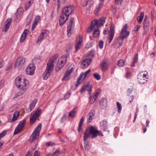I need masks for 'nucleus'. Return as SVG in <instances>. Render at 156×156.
<instances>
[{"label": "nucleus", "mask_w": 156, "mask_h": 156, "mask_svg": "<svg viewBox=\"0 0 156 156\" xmlns=\"http://www.w3.org/2000/svg\"><path fill=\"white\" fill-rule=\"evenodd\" d=\"M87 130L88 135L90 136V134H92L91 136L92 138L96 137L98 133V131L95 129V128L92 126H91L89 129H86L85 132Z\"/></svg>", "instance_id": "obj_6"}, {"label": "nucleus", "mask_w": 156, "mask_h": 156, "mask_svg": "<svg viewBox=\"0 0 156 156\" xmlns=\"http://www.w3.org/2000/svg\"><path fill=\"white\" fill-rule=\"evenodd\" d=\"M83 41L82 38L80 36L79 38H77L75 43V47L76 50L75 52H76L78 50H79L81 46V43Z\"/></svg>", "instance_id": "obj_15"}, {"label": "nucleus", "mask_w": 156, "mask_h": 156, "mask_svg": "<svg viewBox=\"0 0 156 156\" xmlns=\"http://www.w3.org/2000/svg\"><path fill=\"white\" fill-rule=\"evenodd\" d=\"M102 70L104 71L106 70L108 68V64L105 62L103 61L101 65Z\"/></svg>", "instance_id": "obj_34"}, {"label": "nucleus", "mask_w": 156, "mask_h": 156, "mask_svg": "<svg viewBox=\"0 0 156 156\" xmlns=\"http://www.w3.org/2000/svg\"><path fill=\"white\" fill-rule=\"evenodd\" d=\"M22 129L18 126L15 129L14 133V135L18 134Z\"/></svg>", "instance_id": "obj_45"}, {"label": "nucleus", "mask_w": 156, "mask_h": 156, "mask_svg": "<svg viewBox=\"0 0 156 156\" xmlns=\"http://www.w3.org/2000/svg\"><path fill=\"white\" fill-rule=\"evenodd\" d=\"M7 133V132L6 131H4L0 133V137L1 138V137H3Z\"/></svg>", "instance_id": "obj_57"}, {"label": "nucleus", "mask_w": 156, "mask_h": 156, "mask_svg": "<svg viewBox=\"0 0 156 156\" xmlns=\"http://www.w3.org/2000/svg\"><path fill=\"white\" fill-rule=\"evenodd\" d=\"M107 102L105 99H103L100 101V108L102 109L105 108L107 106Z\"/></svg>", "instance_id": "obj_26"}, {"label": "nucleus", "mask_w": 156, "mask_h": 156, "mask_svg": "<svg viewBox=\"0 0 156 156\" xmlns=\"http://www.w3.org/2000/svg\"><path fill=\"white\" fill-rule=\"evenodd\" d=\"M116 104L117 107L118 108V112L119 113H120L122 109L121 105L118 102H117Z\"/></svg>", "instance_id": "obj_46"}, {"label": "nucleus", "mask_w": 156, "mask_h": 156, "mask_svg": "<svg viewBox=\"0 0 156 156\" xmlns=\"http://www.w3.org/2000/svg\"><path fill=\"white\" fill-rule=\"evenodd\" d=\"M74 10V8L73 6H67L64 7L62 13L65 14L66 16H69V15L73 13Z\"/></svg>", "instance_id": "obj_4"}, {"label": "nucleus", "mask_w": 156, "mask_h": 156, "mask_svg": "<svg viewBox=\"0 0 156 156\" xmlns=\"http://www.w3.org/2000/svg\"><path fill=\"white\" fill-rule=\"evenodd\" d=\"M39 134L37 133L34 132L30 137L29 140L30 142L31 143L35 141L39 137Z\"/></svg>", "instance_id": "obj_22"}, {"label": "nucleus", "mask_w": 156, "mask_h": 156, "mask_svg": "<svg viewBox=\"0 0 156 156\" xmlns=\"http://www.w3.org/2000/svg\"><path fill=\"white\" fill-rule=\"evenodd\" d=\"M119 38H116L114 40V43L113 44L114 47H116L117 46H120L122 45V42L121 43L119 42Z\"/></svg>", "instance_id": "obj_35"}, {"label": "nucleus", "mask_w": 156, "mask_h": 156, "mask_svg": "<svg viewBox=\"0 0 156 156\" xmlns=\"http://www.w3.org/2000/svg\"><path fill=\"white\" fill-rule=\"evenodd\" d=\"M32 154H31V152L30 151H28L25 156H32Z\"/></svg>", "instance_id": "obj_64"}, {"label": "nucleus", "mask_w": 156, "mask_h": 156, "mask_svg": "<svg viewBox=\"0 0 156 156\" xmlns=\"http://www.w3.org/2000/svg\"><path fill=\"white\" fill-rule=\"evenodd\" d=\"M90 137L87 130L85 132L84 134L83 140L84 141V147L85 150L88 151L90 150V147L89 145V141L87 140L88 138Z\"/></svg>", "instance_id": "obj_8"}, {"label": "nucleus", "mask_w": 156, "mask_h": 156, "mask_svg": "<svg viewBox=\"0 0 156 156\" xmlns=\"http://www.w3.org/2000/svg\"><path fill=\"white\" fill-rule=\"evenodd\" d=\"M29 32V30L28 29H25L22 34L20 38V42H23L25 40L27 34Z\"/></svg>", "instance_id": "obj_24"}, {"label": "nucleus", "mask_w": 156, "mask_h": 156, "mask_svg": "<svg viewBox=\"0 0 156 156\" xmlns=\"http://www.w3.org/2000/svg\"><path fill=\"white\" fill-rule=\"evenodd\" d=\"M68 16H66L65 14L62 13L59 20L60 26H62L68 20Z\"/></svg>", "instance_id": "obj_18"}, {"label": "nucleus", "mask_w": 156, "mask_h": 156, "mask_svg": "<svg viewBox=\"0 0 156 156\" xmlns=\"http://www.w3.org/2000/svg\"><path fill=\"white\" fill-rule=\"evenodd\" d=\"M58 57V54H56L54 55L52 58H51L49 60L47 64V65L54 68V63Z\"/></svg>", "instance_id": "obj_16"}, {"label": "nucleus", "mask_w": 156, "mask_h": 156, "mask_svg": "<svg viewBox=\"0 0 156 156\" xmlns=\"http://www.w3.org/2000/svg\"><path fill=\"white\" fill-rule=\"evenodd\" d=\"M94 50L91 51L89 53V55L92 56V57H93L94 55Z\"/></svg>", "instance_id": "obj_61"}, {"label": "nucleus", "mask_w": 156, "mask_h": 156, "mask_svg": "<svg viewBox=\"0 0 156 156\" xmlns=\"http://www.w3.org/2000/svg\"><path fill=\"white\" fill-rule=\"evenodd\" d=\"M105 22V19L104 17H101L99 20H96V22L99 27L103 25Z\"/></svg>", "instance_id": "obj_27"}, {"label": "nucleus", "mask_w": 156, "mask_h": 156, "mask_svg": "<svg viewBox=\"0 0 156 156\" xmlns=\"http://www.w3.org/2000/svg\"><path fill=\"white\" fill-rule=\"evenodd\" d=\"M33 61L35 64H38L41 62V59L38 58H35L34 59Z\"/></svg>", "instance_id": "obj_47"}, {"label": "nucleus", "mask_w": 156, "mask_h": 156, "mask_svg": "<svg viewBox=\"0 0 156 156\" xmlns=\"http://www.w3.org/2000/svg\"><path fill=\"white\" fill-rule=\"evenodd\" d=\"M133 87L132 86H131L130 87V88H129L127 90V95L128 96H129L131 93L133 91Z\"/></svg>", "instance_id": "obj_50"}, {"label": "nucleus", "mask_w": 156, "mask_h": 156, "mask_svg": "<svg viewBox=\"0 0 156 156\" xmlns=\"http://www.w3.org/2000/svg\"><path fill=\"white\" fill-rule=\"evenodd\" d=\"M125 65V61L122 59L119 60L117 63V65L119 67H122Z\"/></svg>", "instance_id": "obj_37"}, {"label": "nucleus", "mask_w": 156, "mask_h": 156, "mask_svg": "<svg viewBox=\"0 0 156 156\" xmlns=\"http://www.w3.org/2000/svg\"><path fill=\"white\" fill-rule=\"evenodd\" d=\"M35 66L34 64H30L27 68L26 73L29 75H33L34 73Z\"/></svg>", "instance_id": "obj_10"}, {"label": "nucleus", "mask_w": 156, "mask_h": 156, "mask_svg": "<svg viewBox=\"0 0 156 156\" xmlns=\"http://www.w3.org/2000/svg\"><path fill=\"white\" fill-rule=\"evenodd\" d=\"M53 68L51 67V66H49L47 65L46 69L44 74L43 79L44 80H47L50 76L51 73L52 71Z\"/></svg>", "instance_id": "obj_11"}, {"label": "nucleus", "mask_w": 156, "mask_h": 156, "mask_svg": "<svg viewBox=\"0 0 156 156\" xmlns=\"http://www.w3.org/2000/svg\"><path fill=\"white\" fill-rule=\"evenodd\" d=\"M49 33L48 31L47 30L44 29L42 30L40 35L38 37L37 40L36 42L37 43L40 41L44 39L46 37Z\"/></svg>", "instance_id": "obj_12"}, {"label": "nucleus", "mask_w": 156, "mask_h": 156, "mask_svg": "<svg viewBox=\"0 0 156 156\" xmlns=\"http://www.w3.org/2000/svg\"><path fill=\"white\" fill-rule=\"evenodd\" d=\"M40 19V17L39 16H37L35 18V20L34 21V22L36 23L38 22V21Z\"/></svg>", "instance_id": "obj_59"}, {"label": "nucleus", "mask_w": 156, "mask_h": 156, "mask_svg": "<svg viewBox=\"0 0 156 156\" xmlns=\"http://www.w3.org/2000/svg\"><path fill=\"white\" fill-rule=\"evenodd\" d=\"M138 54H136L134 58L133 62L132 64V66H135V64L136 63H137L138 61Z\"/></svg>", "instance_id": "obj_43"}, {"label": "nucleus", "mask_w": 156, "mask_h": 156, "mask_svg": "<svg viewBox=\"0 0 156 156\" xmlns=\"http://www.w3.org/2000/svg\"><path fill=\"white\" fill-rule=\"evenodd\" d=\"M99 27V26L96 22V20H94L91 22L90 26L87 29V32L88 33H90L93 30H98V28Z\"/></svg>", "instance_id": "obj_7"}, {"label": "nucleus", "mask_w": 156, "mask_h": 156, "mask_svg": "<svg viewBox=\"0 0 156 156\" xmlns=\"http://www.w3.org/2000/svg\"><path fill=\"white\" fill-rule=\"evenodd\" d=\"M41 111V109L39 108L35 112L33 115L30 118V120L32 122H35V121L39 116Z\"/></svg>", "instance_id": "obj_19"}, {"label": "nucleus", "mask_w": 156, "mask_h": 156, "mask_svg": "<svg viewBox=\"0 0 156 156\" xmlns=\"http://www.w3.org/2000/svg\"><path fill=\"white\" fill-rule=\"evenodd\" d=\"M147 75L143 72H140L138 75V80L140 83L143 84L147 81Z\"/></svg>", "instance_id": "obj_3"}, {"label": "nucleus", "mask_w": 156, "mask_h": 156, "mask_svg": "<svg viewBox=\"0 0 156 156\" xmlns=\"http://www.w3.org/2000/svg\"><path fill=\"white\" fill-rule=\"evenodd\" d=\"M140 27L138 25H137L134 27L132 31L133 33L134 34V32L137 31L140 28Z\"/></svg>", "instance_id": "obj_53"}, {"label": "nucleus", "mask_w": 156, "mask_h": 156, "mask_svg": "<svg viewBox=\"0 0 156 156\" xmlns=\"http://www.w3.org/2000/svg\"><path fill=\"white\" fill-rule=\"evenodd\" d=\"M63 66H61L59 64V61H58L57 66L55 68V70L56 71H58L60 70Z\"/></svg>", "instance_id": "obj_42"}, {"label": "nucleus", "mask_w": 156, "mask_h": 156, "mask_svg": "<svg viewBox=\"0 0 156 156\" xmlns=\"http://www.w3.org/2000/svg\"><path fill=\"white\" fill-rule=\"evenodd\" d=\"M12 66V65L11 64H9L5 68V70L7 71L11 69Z\"/></svg>", "instance_id": "obj_58"}, {"label": "nucleus", "mask_w": 156, "mask_h": 156, "mask_svg": "<svg viewBox=\"0 0 156 156\" xmlns=\"http://www.w3.org/2000/svg\"><path fill=\"white\" fill-rule=\"evenodd\" d=\"M40 155V152L37 150L36 151L34 154L33 156H39Z\"/></svg>", "instance_id": "obj_60"}, {"label": "nucleus", "mask_w": 156, "mask_h": 156, "mask_svg": "<svg viewBox=\"0 0 156 156\" xmlns=\"http://www.w3.org/2000/svg\"><path fill=\"white\" fill-rule=\"evenodd\" d=\"M91 1V0H85L83 6H86L87 5L90 3Z\"/></svg>", "instance_id": "obj_55"}, {"label": "nucleus", "mask_w": 156, "mask_h": 156, "mask_svg": "<svg viewBox=\"0 0 156 156\" xmlns=\"http://www.w3.org/2000/svg\"><path fill=\"white\" fill-rule=\"evenodd\" d=\"M84 74L83 73H82L79 76V77L78 78L77 80V83L76 84V87H78L79 86V85H80L81 83L80 82V80L81 79L82 77L84 76Z\"/></svg>", "instance_id": "obj_36"}, {"label": "nucleus", "mask_w": 156, "mask_h": 156, "mask_svg": "<svg viewBox=\"0 0 156 156\" xmlns=\"http://www.w3.org/2000/svg\"><path fill=\"white\" fill-rule=\"evenodd\" d=\"M19 112L17 111H16L13 114L12 119H9V122H12L17 120L19 115Z\"/></svg>", "instance_id": "obj_25"}, {"label": "nucleus", "mask_w": 156, "mask_h": 156, "mask_svg": "<svg viewBox=\"0 0 156 156\" xmlns=\"http://www.w3.org/2000/svg\"><path fill=\"white\" fill-rule=\"evenodd\" d=\"M84 121V118L82 117L80 119V121L79 123L78 129V131L79 132H80L81 129H82V126L83 124V122Z\"/></svg>", "instance_id": "obj_32"}, {"label": "nucleus", "mask_w": 156, "mask_h": 156, "mask_svg": "<svg viewBox=\"0 0 156 156\" xmlns=\"http://www.w3.org/2000/svg\"><path fill=\"white\" fill-rule=\"evenodd\" d=\"M99 32L98 30H94L93 34V37H96L99 36Z\"/></svg>", "instance_id": "obj_41"}, {"label": "nucleus", "mask_w": 156, "mask_h": 156, "mask_svg": "<svg viewBox=\"0 0 156 156\" xmlns=\"http://www.w3.org/2000/svg\"><path fill=\"white\" fill-rule=\"evenodd\" d=\"M115 26L112 24H111L109 32V34L108 35V42L110 43L113 39L115 33Z\"/></svg>", "instance_id": "obj_14"}, {"label": "nucleus", "mask_w": 156, "mask_h": 156, "mask_svg": "<svg viewBox=\"0 0 156 156\" xmlns=\"http://www.w3.org/2000/svg\"><path fill=\"white\" fill-rule=\"evenodd\" d=\"M86 89L88 91L89 94L90 95L92 92V86L90 85L89 82H87L86 84L83 86L80 90V92L83 93Z\"/></svg>", "instance_id": "obj_13"}, {"label": "nucleus", "mask_w": 156, "mask_h": 156, "mask_svg": "<svg viewBox=\"0 0 156 156\" xmlns=\"http://www.w3.org/2000/svg\"><path fill=\"white\" fill-rule=\"evenodd\" d=\"M42 125L39 124L38 126L35 128L34 132L40 134V131L41 129Z\"/></svg>", "instance_id": "obj_38"}, {"label": "nucleus", "mask_w": 156, "mask_h": 156, "mask_svg": "<svg viewBox=\"0 0 156 156\" xmlns=\"http://www.w3.org/2000/svg\"><path fill=\"white\" fill-rule=\"evenodd\" d=\"M28 81L23 78L22 76H19L15 79V83L16 87L21 90L25 92L27 89Z\"/></svg>", "instance_id": "obj_1"}, {"label": "nucleus", "mask_w": 156, "mask_h": 156, "mask_svg": "<svg viewBox=\"0 0 156 156\" xmlns=\"http://www.w3.org/2000/svg\"><path fill=\"white\" fill-rule=\"evenodd\" d=\"M26 121V120L25 119H24L21 121L19 124L18 126L21 128V129H22V128L24 127V124L25 123Z\"/></svg>", "instance_id": "obj_40"}, {"label": "nucleus", "mask_w": 156, "mask_h": 156, "mask_svg": "<svg viewBox=\"0 0 156 156\" xmlns=\"http://www.w3.org/2000/svg\"><path fill=\"white\" fill-rule=\"evenodd\" d=\"M101 126L104 131H105L107 129V121L103 120L100 123Z\"/></svg>", "instance_id": "obj_31"}, {"label": "nucleus", "mask_w": 156, "mask_h": 156, "mask_svg": "<svg viewBox=\"0 0 156 156\" xmlns=\"http://www.w3.org/2000/svg\"><path fill=\"white\" fill-rule=\"evenodd\" d=\"M66 117L67 115L66 114H64L63 115L61 119V122L62 123H63L66 119Z\"/></svg>", "instance_id": "obj_51"}, {"label": "nucleus", "mask_w": 156, "mask_h": 156, "mask_svg": "<svg viewBox=\"0 0 156 156\" xmlns=\"http://www.w3.org/2000/svg\"><path fill=\"white\" fill-rule=\"evenodd\" d=\"M77 111V108H74L69 113V116L72 118H73L75 116Z\"/></svg>", "instance_id": "obj_28"}, {"label": "nucleus", "mask_w": 156, "mask_h": 156, "mask_svg": "<svg viewBox=\"0 0 156 156\" xmlns=\"http://www.w3.org/2000/svg\"><path fill=\"white\" fill-rule=\"evenodd\" d=\"M32 17L30 16H29L26 19V22L27 25H29L31 22Z\"/></svg>", "instance_id": "obj_44"}, {"label": "nucleus", "mask_w": 156, "mask_h": 156, "mask_svg": "<svg viewBox=\"0 0 156 156\" xmlns=\"http://www.w3.org/2000/svg\"><path fill=\"white\" fill-rule=\"evenodd\" d=\"M24 91H22L20 90L17 94L16 95H15V97L14 98H16L17 97L20 96L22 94H23L24 93Z\"/></svg>", "instance_id": "obj_49"}, {"label": "nucleus", "mask_w": 156, "mask_h": 156, "mask_svg": "<svg viewBox=\"0 0 156 156\" xmlns=\"http://www.w3.org/2000/svg\"><path fill=\"white\" fill-rule=\"evenodd\" d=\"M144 12H140V15L137 17V20L139 23H141L144 18Z\"/></svg>", "instance_id": "obj_33"}, {"label": "nucleus", "mask_w": 156, "mask_h": 156, "mask_svg": "<svg viewBox=\"0 0 156 156\" xmlns=\"http://www.w3.org/2000/svg\"><path fill=\"white\" fill-rule=\"evenodd\" d=\"M91 71L90 69H89L88 70H87V71H85L84 72V73H83L84 75V78L83 79V80H84L85 77L87 76V74L89 73Z\"/></svg>", "instance_id": "obj_54"}, {"label": "nucleus", "mask_w": 156, "mask_h": 156, "mask_svg": "<svg viewBox=\"0 0 156 156\" xmlns=\"http://www.w3.org/2000/svg\"><path fill=\"white\" fill-rule=\"evenodd\" d=\"M95 114V112L94 110H92L90 111L87 116V119L88 122H90L94 119V116Z\"/></svg>", "instance_id": "obj_20"}, {"label": "nucleus", "mask_w": 156, "mask_h": 156, "mask_svg": "<svg viewBox=\"0 0 156 156\" xmlns=\"http://www.w3.org/2000/svg\"><path fill=\"white\" fill-rule=\"evenodd\" d=\"M37 101H33L32 102L30 103L29 109H30V111H31L34 108L35 105Z\"/></svg>", "instance_id": "obj_39"}, {"label": "nucleus", "mask_w": 156, "mask_h": 156, "mask_svg": "<svg viewBox=\"0 0 156 156\" xmlns=\"http://www.w3.org/2000/svg\"><path fill=\"white\" fill-rule=\"evenodd\" d=\"M70 93H67L65 95L64 98L65 99H68L70 96Z\"/></svg>", "instance_id": "obj_62"}, {"label": "nucleus", "mask_w": 156, "mask_h": 156, "mask_svg": "<svg viewBox=\"0 0 156 156\" xmlns=\"http://www.w3.org/2000/svg\"><path fill=\"white\" fill-rule=\"evenodd\" d=\"M128 28L127 24H125L122 27L121 32L120 35L119 37V39L121 40L122 41L125 38H126L129 34V32L127 30Z\"/></svg>", "instance_id": "obj_2"}, {"label": "nucleus", "mask_w": 156, "mask_h": 156, "mask_svg": "<svg viewBox=\"0 0 156 156\" xmlns=\"http://www.w3.org/2000/svg\"><path fill=\"white\" fill-rule=\"evenodd\" d=\"M91 58L86 59L83 60L81 63V66L83 68H85L87 67L91 63Z\"/></svg>", "instance_id": "obj_23"}, {"label": "nucleus", "mask_w": 156, "mask_h": 156, "mask_svg": "<svg viewBox=\"0 0 156 156\" xmlns=\"http://www.w3.org/2000/svg\"><path fill=\"white\" fill-rule=\"evenodd\" d=\"M144 29V31H147L149 29V22L147 20V17L146 16H145L143 23Z\"/></svg>", "instance_id": "obj_21"}, {"label": "nucleus", "mask_w": 156, "mask_h": 156, "mask_svg": "<svg viewBox=\"0 0 156 156\" xmlns=\"http://www.w3.org/2000/svg\"><path fill=\"white\" fill-rule=\"evenodd\" d=\"M74 21V18H72L70 20L69 23L67 27V35L68 37L70 36L71 35V30L73 27L72 24Z\"/></svg>", "instance_id": "obj_17"}, {"label": "nucleus", "mask_w": 156, "mask_h": 156, "mask_svg": "<svg viewBox=\"0 0 156 156\" xmlns=\"http://www.w3.org/2000/svg\"><path fill=\"white\" fill-rule=\"evenodd\" d=\"M71 73L72 71H67L63 77L62 80H68L69 79L70 74Z\"/></svg>", "instance_id": "obj_30"}, {"label": "nucleus", "mask_w": 156, "mask_h": 156, "mask_svg": "<svg viewBox=\"0 0 156 156\" xmlns=\"http://www.w3.org/2000/svg\"><path fill=\"white\" fill-rule=\"evenodd\" d=\"M104 42L103 41L101 40L99 42V46L100 49H102L103 48Z\"/></svg>", "instance_id": "obj_52"}, {"label": "nucleus", "mask_w": 156, "mask_h": 156, "mask_svg": "<svg viewBox=\"0 0 156 156\" xmlns=\"http://www.w3.org/2000/svg\"><path fill=\"white\" fill-rule=\"evenodd\" d=\"M58 61H59V64L61 66H63L65 65V62H65L64 60H62V59H60V62L59 60H58Z\"/></svg>", "instance_id": "obj_56"}, {"label": "nucleus", "mask_w": 156, "mask_h": 156, "mask_svg": "<svg viewBox=\"0 0 156 156\" xmlns=\"http://www.w3.org/2000/svg\"><path fill=\"white\" fill-rule=\"evenodd\" d=\"M12 18L8 19L5 22L2 27V31L6 32L9 30L12 22Z\"/></svg>", "instance_id": "obj_9"}, {"label": "nucleus", "mask_w": 156, "mask_h": 156, "mask_svg": "<svg viewBox=\"0 0 156 156\" xmlns=\"http://www.w3.org/2000/svg\"><path fill=\"white\" fill-rule=\"evenodd\" d=\"M93 76L97 80H99L101 78V77L100 75L97 73H94L93 75Z\"/></svg>", "instance_id": "obj_48"}, {"label": "nucleus", "mask_w": 156, "mask_h": 156, "mask_svg": "<svg viewBox=\"0 0 156 156\" xmlns=\"http://www.w3.org/2000/svg\"><path fill=\"white\" fill-rule=\"evenodd\" d=\"M103 3L101 2L100 3L98 6L96 7L94 10V13L97 16L98 14V12L100 9L102 8L103 6Z\"/></svg>", "instance_id": "obj_29"}, {"label": "nucleus", "mask_w": 156, "mask_h": 156, "mask_svg": "<svg viewBox=\"0 0 156 156\" xmlns=\"http://www.w3.org/2000/svg\"><path fill=\"white\" fill-rule=\"evenodd\" d=\"M25 59L23 57H19L16 60L15 64L14 67L15 68L16 67L20 68L23 67L25 66Z\"/></svg>", "instance_id": "obj_5"}, {"label": "nucleus", "mask_w": 156, "mask_h": 156, "mask_svg": "<svg viewBox=\"0 0 156 156\" xmlns=\"http://www.w3.org/2000/svg\"><path fill=\"white\" fill-rule=\"evenodd\" d=\"M96 99L95 98H94L93 97H91L90 98V102L91 103H93Z\"/></svg>", "instance_id": "obj_63"}]
</instances>
